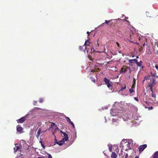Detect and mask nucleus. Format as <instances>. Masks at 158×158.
<instances>
[{
    "instance_id": "f257e3e1",
    "label": "nucleus",
    "mask_w": 158,
    "mask_h": 158,
    "mask_svg": "<svg viewBox=\"0 0 158 158\" xmlns=\"http://www.w3.org/2000/svg\"><path fill=\"white\" fill-rule=\"evenodd\" d=\"M20 147H19L18 144H16L15 147L14 148V152H15L17 150L21 151H26L28 150V145L25 143V141L23 140L20 141Z\"/></svg>"
},
{
    "instance_id": "f03ea898",
    "label": "nucleus",
    "mask_w": 158,
    "mask_h": 158,
    "mask_svg": "<svg viewBox=\"0 0 158 158\" xmlns=\"http://www.w3.org/2000/svg\"><path fill=\"white\" fill-rule=\"evenodd\" d=\"M133 140L131 139H123L120 143V146L122 147V149H124L126 148L125 151L131 149L130 144H133L132 142Z\"/></svg>"
},
{
    "instance_id": "7ed1b4c3",
    "label": "nucleus",
    "mask_w": 158,
    "mask_h": 158,
    "mask_svg": "<svg viewBox=\"0 0 158 158\" xmlns=\"http://www.w3.org/2000/svg\"><path fill=\"white\" fill-rule=\"evenodd\" d=\"M120 104L118 102H116L114 104V107L111 110L110 114L111 115L113 116H117V113H120L121 110L119 109V108L120 107Z\"/></svg>"
},
{
    "instance_id": "20e7f679",
    "label": "nucleus",
    "mask_w": 158,
    "mask_h": 158,
    "mask_svg": "<svg viewBox=\"0 0 158 158\" xmlns=\"http://www.w3.org/2000/svg\"><path fill=\"white\" fill-rule=\"evenodd\" d=\"M86 44H87V46H88L89 44H90V43L89 42V40H87V41H85V42L83 46H80L79 47L80 50L84 51V52L85 53V52L86 50V52H88V50L86 49Z\"/></svg>"
},
{
    "instance_id": "39448f33",
    "label": "nucleus",
    "mask_w": 158,
    "mask_h": 158,
    "mask_svg": "<svg viewBox=\"0 0 158 158\" xmlns=\"http://www.w3.org/2000/svg\"><path fill=\"white\" fill-rule=\"evenodd\" d=\"M29 115V114L25 115V116L22 117L20 119H19L18 120H17V121H18V123H23L25 120V118H27V116Z\"/></svg>"
},
{
    "instance_id": "423d86ee",
    "label": "nucleus",
    "mask_w": 158,
    "mask_h": 158,
    "mask_svg": "<svg viewBox=\"0 0 158 158\" xmlns=\"http://www.w3.org/2000/svg\"><path fill=\"white\" fill-rule=\"evenodd\" d=\"M121 19H111L110 20L108 21L107 20H105V23H102L101 25H103L105 23H106L107 25H109L110 23L112 21H117V20H120Z\"/></svg>"
},
{
    "instance_id": "0eeeda50",
    "label": "nucleus",
    "mask_w": 158,
    "mask_h": 158,
    "mask_svg": "<svg viewBox=\"0 0 158 158\" xmlns=\"http://www.w3.org/2000/svg\"><path fill=\"white\" fill-rule=\"evenodd\" d=\"M147 147L146 144L140 145L139 148V151L141 152H142Z\"/></svg>"
},
{
    "instance_id": "6e6552de",
    "label": "nucleus",
    "mask_w": 158,
    "mask_h": 158,
    "mask_svg": "<svg viewBox=\"0 0 158 158\" xmlns=\"http://www.w3.org/2000/svg\"><path fill=\"white\" fill-rule=\"evenodd\" d=\"M17 131L18 132H20V133H22L23 132V129L21 127V126L19 125L17 126Z\"/></svg>"
},
{
    "instance_id": "1a4fd4ad",
    "label": "nucleus",
    "mask_w": 158,
    "mask_h": 158,
    "mask_svg": "<svg viewBox=\"0 0 158 158\" xmlns=\"http://www.w3.org/2000/svg\"><path fill=\"white\" fill-rule=\"evenodd\" d=\"M112 122L113 124L116 126H117L118 124V120L117 119L113 118L112 119Z\"/></svg>"
},
{
    "instance_id": "9d476101",
    "label": "nucleus",
    "mask_w": 158,
    "mask_h": 158,
    "mask_svg": "<svg viewBox=\"0 0 158 158\" xmlns=\"http://www.w3.org/2000/svg\"><path fill=\"white\" fill-rule=\"evenodd\" d=\"M149 86L150 87V89L151 90V91L152 92V97H154V98H156V94L153 92H152V88L153 87V85L152 84H150L149 85Z\"/></svg>"
},
{
    "instance_id": "9b49d317",
    "label": "nucleus",
    "mask_w": 158,
    "mask_h": 158,
    "mask_svg": "<svg viewBox=\"0 0 158 158\" xmlns=\"http://www.w3.org/2000/svg\"><path fill=\"white\" fill-rule=\"evenodd\" d=\"M59 130V129L56 127H55L53 128L52 130V135H54L55 137H56L55 135H54L55 132L56 131H57Z\"/></svg>"
},
{
    "instance_id": "f8f14e48",
    "label": "nucleus",
    "mask_w": 158,
    "mask_h": 158,
    "mask_svg": "<svg viewBox=\"0 0 158 158\" xmlns=\"http://www.w3.org/2000/svg\"><path fill=\"white\" fill-rule=\"evenodd\" d=\"M142 62L141 61H140L139 62H137L136 64L138 66L141 67V68H143V66H141L142 65Z\"/></svg>"
},
{
    "instance_id": "ddd939ff",
    "label": "nucleus",
    "mask_w": 158,
    "mask_h": 158,
    "mask_svg": "<svg viewBox=\"0 0 158 158\" xmlns=\"http://www.w3.org/2000/svg\"><path fill=\"white\" fill-rule=\"evenodd\" d=\"M111 157L113 158H116L117 157V155L115 152H112L111 154Z\"/></svg>"
},
{
    "instance_id": "4468645a",
    "label": "nucleus",
    "mask_w": 158,
    "mask_h": 158,
    "mask_svg": "<svg viewBox=\"0 0 158 158\" xmlns=\"http://www.w3.org/2000/svg\"><path fill=\"white\" fill-rule=\"evenodd\" d=\"M153 158H158V152H156L153 154Z\"/></svg>"
},
{
    "instance_id": "2eb2a0df",
    "label": "nucleus",
    "mask_w": 158,
    "mask_h": 158,
    "mask_svg": "<svg viewBox=\"0 0 158 158\" xmlns=\"http://www.w3.org/2000/svg\"><path fill=\"white\" fill-rule=\"evenodd\" d=\"M56 143L58 144L60 146H61L64 143L61 140L59 142H56Z\"/></svg>"
},
{
    "instance_id": "dca6fc26",
    "label": "nucleus",
    "mask_w": 158,
    "mask_h": 158,
    "mask_svg": "<svg viewBox=\"0 0 158 158\" xmlns=\"http://www.w3.org/2000/svg\"><path fill=\"white\" fill-rule=\"evenodd\" d=\"M112 85V82L111 81L107 83V86L108 88H109L111 87Z\"/></svg>"
},
{
    "instance_id": "f3484780",
    "label": "nucleus",
    "mask_w": 158,
    "mask_h": 158,
    "mask_svg": "<svg viewBox=\"0 0 158 158\" xmlns=\"http://www.w3.org/2000/svg\"><path fill=\"white\" fill-rule=\"evenodd\" d=\"M68 139V137H65L63 138L61 140L64 143L65 141H67Z\"/></svg>"
},
{
    "instance_id": "a211bd4d",
    "label": "nucleus",
    "mask_w": 158,
    "mask_h": 158,
    "mask_svg": "<svg viewBox=\"0 0 158 158\" xmlns=\"http://www.w3.org/2000/svg\"><path fill=\"white\" fill-rule=\"evenodd\" d=\"M108 146L109 147V150L110 152H111L112 151V145L110 144H109L108 145Z\"/></svg>"
},
{
    "instance_id": "6ab92c4d",
    "label": "nucleus",
    "mask_w": 158,
    "mask_h": 158,
    "mask_svg": "<svg viewBox=\"0 0 158 158\" xmlns=\"http://www.w3.org/2000/svg\"><path fill=\"white\" fill-rule=\"evenodd\" d=\"M39 109V108H37V107H35V108H34V109H33L31 110L30 111L31 112H34V111H37Z\"/></svg>"
},
{
    "instance_id": "aec40b11",
    "label": "nucleus",
    "mask_w": 158,
    "mask_h": 158,
    "mask_svg": "<svg viewBox=\"0 0 158 158\" xmlns=\"http://www.w3.org/2000/svg\"><path fill=\"white\" fill-rule=\"evenodd\" d=\"M104 80L106 83H107L110 81L106 77L104 78Z\"/></svg>"
},
{
    "instance_id": "412c9836",
    "label": "nucleus",
    "mask_w": 158,
    "mask_h": 158,
    "mask_svg": "<svg viewBox=\"0 0 158 158\" xmlns=\"http://www.w3.org/2000/svg\"><path fill=\"white\" fill-rule=\"evenodd\" d=\"M61 135L62 136H64V137H68V135L65 132L63 133V134H61Z\"/></svg>"
},
{
    "instance_id": "4be33fe9",
    "label": "nucleus",
    "mask_w": 158,
    "mask_h": 158,
    "mask_svg": "<svg viewBox=\"0 0 158 158\" xmlns=\"http://www.w3.org/2000/svg\"><path fill=\"white\" fill-rule=\"evenodd\" d=\"M129 64L130 65H132V64L133 63V60H129Z\"/></svg>"
},
{
    "instance_id": "5701e85b",
    "label": "nucleus",
    "mask_w": 158,
    "mask_h": 158,
    "mask_svg": "<svg viewBox=\"0 0 158 158\" xmlns=\"http://www.w3.org/2000/svg\"><path fill=\"white\" fill-rule=\"evenodd\" d=\"M66 120H67V121L69 122V123L71 121L70 120V118H69V117H66Z\"/></svg>"
},
{
    "instance_id": "b1692460",
    "label": "nucleus",
    "mask_w": 158,
    "mask_h": 158,
    "mask_svg": "<svg viewBox=\"0 0 158 158\" xmlns=\"http://www.w3.org/2000/svg\"><path fill=\"white\" fill-rule=\"evenodd\" d=\"M41 128H40L39 129L37 134H38V135H40L41 133Z\"/></svg>"
},
{
    "instance_id": "393cba45",
    "label": "nucleus",
    "mask_w": 158,
    "mask_h": 158,
    "mask_svg": "<svg viewBox=\"0 0 158 158\" xmlns=\"http://www.w3.org/2000/svg\"><path fill=\"white\" fill-rule=\"evenodd\" d=\"M90 79L93 82H95L96 80H95V79L94 78L92 77H90Z\"/></svg>"
},
{
    "instance_id": "a878e982",
    "label": "nucleus",
    "mask_w": 158,
    "mask_h": 158,
    "mask_svg": "<svg viewBox=\"0 0 158 158\" xmlns=\"http://www.w3.org/2000/svg\"><path fill=\"white\" fill-rule=\"evenodd\" d=\"M126 88V86L125 85L124 87H122V89L119 90V92L122 91L123 90Z\"/></svg>"
},
{
    "instance_id": "bb28decb",
    "label": "nucleus",
    "mask_w": 158,
    "mask_h": 158,
    "mask_svg": "<svg viewBox=\"0 0 158 158\" xmlns=\"http://www.w3.org/2000/svg\"><path fill=\"white\" fill-rule=\"evenodd\" d=\"M129 91L130 93H132L134 91L133 89L132 88H130L129 89Z\"/></svg>"
},
{
    "instance_id": "cd10ccee",
    "label": "nucleus",
    "mask_w": 158,
    "mask_h": 158,
    "mask_svg": "<svg viewBox=\"0 0 158 158\" xmlns=\"http://www.w3.org/2000/svg\"><path fill=\"white\" fill-rule=\"evenodd\" d=\"M145 39V38L144 37H142L141 38L140 37H139V40L140 41L141 40Z\"/></svg>"
},
{
    "instance_id": "c85d7f7f",
    "label": "nucleus",
    "mask_w": 158,
    "mask_h": 158,
    "mask_svg": "<svg viewBox=\"0 0 158 158\" xmlns=\"http://www.w3.org/2000/svg\"><path fill=\"white\" fill-rule=\"evenodd\" d=\"M69 123L70 124H71V125H72V126H73V128H75L74 125V123H73L72 121H71Z\"/></svg>"
},
{
    "instance_id": "c756f323",
    "label": "nucleus",
    "mask_w": 158,
    "mask_h": 158,
    "mask_svg": "<svg viewBox=\"0 0 158 158\" xmlns=\"http://www.w3.org/2000/svg\"><path fill=\"white\" fill-rule=\"evenodd\" d=\"M44 99L42 98H40L39 100V102L40 103H42L43 102Z\"/></svg>"
},
{
    "instance_id": "7c9ffc66",
    "label": "nucleus",
    "mask_w": 158,
    "mask_h": 158,
    "mask_svg": "<svg viewBox=\"0 0 158 158\" xmlns=\"http://www.w3.org/2000/svg\"><path fill=\"white\" fill-rule=\"evenodd\" d=\"M47 154L48 155V158H52V156L51 155V154H48V153Z\"/></svg>"
},
{
    "instance_id": "2f4dec72",
    "label": "nucleus",
    "mask_w": 158,
    "mask_h": 158,
    "mask_svg": "<svg viewBox=\"0 0 158 158\" xmlns=\"http://www.w3.org/2000/svg\"><path fill=\"white\" fill-rule=\"evenodd\" d=\"M133 61L135 62L136 63L137 61V60L136 59H132Z\"/></svg>"
},
{
    "instance_id": "473e14b6",
    "label": "nucleus",
    "mask_w": 158,
    "mask_h": 158,
    "mask_svg": "<svg viewBox=\"0 0 158 158\" xmlns=\"http://www.w3.org/2000/svg\"><path fill=\"white\" fill-rule=\"evenodd\" d=\"M134 99L137 101H139L137 97H134Z\"/></svg>"
},
{
    "instance_id": "72a5a7b5",
    "label": "nucleus",
    "mask_w": 158,
    "mask_h": 158,
    "mask_svg": "<svg viewBox=\"0 0 158 158\" xmlns=\"http://www.w3.org/2000/svg\"><path fill=\"white\" fill-rule=\"evenodd\" d=\"M128 154L127 153H126L125 155V158H128Z\"/></svg>"
},
{
    "instance_id": "f704fd0d",
    "label": "nucleus",
    "mask_w": 158,
    "mask_h": 158,
    "mask_svg": "<svg viewBox=\"0 0 158 158\" xmlns=\"http://www.w3.org/2000/svg\"><path fill=\"white\" fill-rule=\"evenodd\" d=\"M155 68L157 69H158V65H156L155 66Z\"/></svg>"
},
{
    "instance_id": "c9c22d12",
    "label": "nucleus",
    "mask_w": 158,
    "mask_h": 158,
    "mask_svg": "<svg viewBox=\"0 0 158 158\" xmlns=\"http://www.w3.org/2000/svg\"><path fill=\"white\" fill-rule=\"evenodd\" d=\"M60 132V133L61 134H63V133L64 132H63L62 131H61L60 130H59Z\"/></svg>"
},
{
    "instance_id": "e433bc0d",
    "label": "nucleus",
    "mask_w": 158,
    "mask_h": 158,
    "mask_svg": "<svg viewBox=\"0 0 158 158\" xmlns=\"http://www.w3.org/2000/svg\"><path fill=\"white\" fill-rule=\"evenodd\" d=\"M34 105H35L36 103L37 102V101H34Z\"/></svg>"
},
{
    "instance_id": "4c0bfd02",
    "label": "nucleus",
    "mask_w": 158,
    "mask_h": 158,
    "mask_svg": "<svg viewBox=\"0 0 158 158\" xmlns=\"http://www.w3.org/2000/svg\"><path fill=\"white\" fill-rule=\"evenodd\" d=\"M55 124L54 123H52V124L51 125V126H54L55 125Z\"/></svg>"
},
{
    "instance_id": "58836bf2",
    "label": "nucleus",
    "mask_w": 158,
    "mask_h": 158,
    "mask_svg": "<svg viewBox=\"0 0 158 158\" xmlns=\"http://www.w3.org/2000/svg\"><path fill=\"white\" fill-rule=\"evenodd\" d=\"M39 136H40V135H38V134H37V135H36V137H37L38 138H39Z\"/></svg>"
},
{
    "instance_id": "ea45409f",
    "label": "nucleus",
    "mask_w": 158,
    "mask_h": 158,
    "mask_svg": "<svg viewBox=\"0 0 158 158\" xmlns=\"http://www.w3.org/2000/svg\"><path fill=\"white\" fill-rule=\"evenodd\" d=\"M41 143L42 146V147H43L44 148V146L43 145V144H42V143Z\"/></svg>"
},
{
    "instance_id": "a19ab883",
    "label": "nucleus",
    "mask_w": 158,
    "mask_h": 158,
    "mask_svg": "<svg viewBox=\"0 0 158 158\" xmlns=\"http://www.w3.org/2000/svg\"><path fill=\"white\" fill-rule=\"evenodd\" d=\"M105 109H107V106H105L104 107Z\"/></svg>"
},
{
    "instance_id": "79ce46f5",
    "label": "nucleus",
    "mask_w": 158,
    "mask_h": 158,
    "mask_svg": "<svg viewBox=\"0 0 158 158\" xmlns=\"http://www.w3.org/2000/svg\"><path fill=\"white\" fill-rule=\"evenodd\" d=\"M145 45V43H144L143 44V47H144V46Z\"/></svg>"
},
{
    "instance_id": "37998d69",
    "label": "nucleus",
    "mask_w": 158,
    "mask_h": 158,
    "mask_svg": "<svg viewBox=\"0 0 158 158\" xmlns=\"http://www.w3.org/2000/svg\"><path fill=\"white\" fill-rule=\"evenodd\" d=\"M116 44H117L118 46H119V44L118 43H116Z\"/></svg>"
},
{
    "instance_id": "c03bdc74",
    "label": "nucleus",
    "mask_w": 158,
    "mask_h": 158,
    "mask_svg": "<svg viewBox=\"0 0 158 158\" xmlns=\"http://www.w3.org/2000/svg\"><path fill=\"white\" fill-rule=\"evenodd\" d=\"M135 158H139V157L138 156H136Z\"/></svg>"
},
{
    "instance_id": "a18cd8bd",
    "label": "nucleus",
    "mask_w": 158,
    "mask_h": 158,
    "mask_svg": "<svg viewBox=\"0 0 158 158\" xmlns=\"http://www.w3.org/2000/svg\"><path fill=\"white\" fill-rule=\"evenodd\" d=\"M128 19V17H126L125 18V19L126 20V19Z\"/></svg>"
},
{
    "instance_id": "49530a36",
    "label": "nucleus",
    "mask_w": 158,
    "mask_h": 158,
    "mask_svg": "<svg viewBox=\"0 0 158 158\" xmlns=\"http://www.w3.org/2000/svg\"><path fill=\"white\" fill-rule=\"evenodd\" d=\"M105 122H106V118L105 117Z\"/></svg>"
},
{
    "instance_id": "de8ad7c7",
    "label": "nucleus",
    "mask_w": 158,
    "mask_h": 158,
    "mask_svg": "<svg viewBox=\"0 0 158 158\" xmlns=\"http://www.w3.org/2000/svg\"><path fill=\"white\" fill-rule=\"evenodd\" d=\"M87 34H89V31H87Z\"/></svg>"
},
{
    "instance_id": "09e8293b",
    "label": "nucleus",
    "mask_w": 158,
    "mask_h": 158,
    "mask_svg": "<svg viewBox=\"0 0 158 158\" xmlns=\"http://www.w3.org/2000/svg\"><path fill=\"white\" fill-rule=\"evenodd\" d=\"M91 72H94V70H91Z\"/></svg>"
},
{
    "instance_id": "8fccbe9b",
    "label": "nucleus",
    "mask_w": 158,
    "mask_h": 158,
    "mask_svg": "<svg viewBox=\"0 0 158 158\" xmlns=\"http://www.w3.org/2000/svg\"><path fill=\"white\" fill-rule=\"evenodd\" d=\"M136 58H139V56H137L136 57Z\"/></svg>"
},
{
    "instance_id": "3c124183",
    "label": "nucleus",
    "mask_w": 158,
    "mask_h": 158,
    "mask_svg": "<svg viewBox=\"0 0 158 158\" xmlns=\"http://www.w3.org/2000/svg\"><path fill=\"white\" fill-rule=\"evenodd\" d=\"M38 158H44V157H38Z\"/></svg>"
},
{
    "instance_id": "603ef678",
    "label": "nucleus",
    "mask_w": 158,
    "mask_h": 158,
    "mask_svg": "<svg viewBox=\"0 0 158 158\" xmlns=\"http://www.w3.org/2000/svg\"><path fill=\"white\" fill-rule=\"evenodd\" d=\"M98 44V45H97V46H96V48H97V46H98V44Z\"/></svg>"
},
{
    "instance_id": "864d4df0",
    "label": "nucleus",
    "mask_w": 158,
    "mask_h": 158,
    "mask_svg": "<svg viewBox=\"0 0 158 158\" xmlns=\"http://www.w3.org/2000/svg\"><path fill=\"white\" fill-rule=\"evenodd\" d=\"M145 80L147 79V78L146 77H145Z\"/></svg>"
},
{
    "instance_id": "5fc2aeb1",
    "label": "nucleus",
    "mask_w": 158,
    "mask_h": 158,
    "mask_svg": "<svg viewBox=\"0 0 158 158\" xmlns=\"http://www.w3.org/2000/svg\"><path fill=\"white\" fill-rule=\"evenodd\" d=\"M126 70H124V71H123V72H126Z\"/></svg>"
},
{
    "instance_id": "6e6d98bb",
    "label": "nucleus",
    "mask_w": 158,
    "mask_h": 158,
    "mask_svg": "<svg viewBox=\"0 0 158 158\" xmlns=\"http://www.w3.org/2000/svg\"><path fill=\"white\" fill-rule=\"evenodd\" d=\"M124 16V15H122V17H123V16Z\"/></svg>"
},
{
    "instance_id": "4d7b16f0",
    "label": "nucleus",
    "mask_w": 158,
    "mask_h": 158,
    "mask_svg": "<svg viewBox=\"0 0 158 158\" xmlns=\"http://www.w3.org/2000/svg\"><path fill=\"white\" fill-rule=\"evenodd\" d=\"M102 108L104 110V108H103V107H102Z\"/></svg>"
}]
</instances>
